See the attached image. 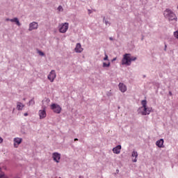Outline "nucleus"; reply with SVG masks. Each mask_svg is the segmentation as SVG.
Returning a JSON list of instances; mask_svg holds the SVG:
<instances>
[{"label": "nucleus", "mask_w": 178, "mask_h": 178, "mask_svg": "<svg viewBox=\"0 0 178 178\" xmlns=\"http://www.w3.org/2000/svg\"><path fill=\"white\" fill-rule=\"evenodd\" d=\"M24 106V104H23V103L19 102H18L17 103V111H22Z\"/></svg>", "instance_id": "nucleus-15"}, {"label": "nucleus", "mask_w": 178, "mask_h": 178, "mask_svg": "<svg viewBox=\"0 0 178 178\" xmlns=\"http://www.w3.org/2000/svg\"><path fill=\"white\" fill-rule=\"evenodd\" d=\"M116 173H119V170H116Z\"/></svg>", "instance_id": "nucleus-37"}, {"label": "nucleus", "mask_w": 178, "mask_h": 178, "mask_svg": "<svg viewBox=\"0 0 178 178\" xmlns=\"http://www.w3.org/2000/svg\"><path fill=\"white\" fill-rule=\"evenodd\" d=\"M74 141H79V138H74Z\"/></svg>", "instance_id": "nucleus-34"}, {"label": "nucleus", "mask_w": 178, "mask_h": 178, "mask_svg": "<svg viewBox=\"0 0 178 178\" xmlns=\"http://www.w3.org/2000/svg\"><path fill=\"white\" fill-rule=\"evenodd\" d=\"M166 48H168V45H166V44H165L164 51H166Z\"/></svg>", "instance_id": "nucleus-29"}, {"label": "nucleus", "mask_w": 178, "mask_h": 178, "mask_svg": "<svg viewBox=\"0 0 178 178\" xmlns=\"http://www.w3.org/2000/svg\"><path fill=\"white\" fill-rule=\"evenodd\" d=\"M38 29V24L35 22H31L29 24V31H33V30H37Z\"/></svg>", "instance_id": "nucleus-8"}, {"label": "nucleus", "mask_w": 178, "mask_h": 178, "mask_svg": "<svg viewBox=\"0 0 178 178\" xmlns=\"http://www.w3.org/2000/svg\"><path fill=\"white\" fill-rule=\"evenodd\" d=\"M74 50L77 54H81V51H83V49L81 47V44L77 43Z\"/></svg>", "instance_id": "nucleus-12"}, {"label": "nucleus", "mask_w": 178, "mask_h": 178, "mask_svg": "<svg viewBox=\"0 0 178 178\" xmlns=\"http://www.w3.org/2000/svg\"><path fill=\"white\" fill-rule=\"evenodd\" d=\"M39 116L40 119H45V118H47V111H45V107L43 108V110L39 111Z\"/></svg>", "instance_id": "nucleus-9"}, {"label": "nucleus", "mask_w": 178, "mask_h": 178, "mask_svg": "<svg viewBox=\"0 0 178 178\" xmlns=\"http://www.w3.org/2000/svg\"><path fill=\"white\" fill-rule=\"evenodd\" d=\"M22 141H23V139L20 138H14V147L15 148H17V145H19V144H22Z\"/></svg>", "instance_id": "nucleus-11"}, {"label": "nucleus", "mask_w": 178, "mask_h": 178, "mask_svg": "<svg viewBox=\"0 0 178 178\" xmlns=\"http://www.w3.org/2000/svg\"><path fill=\"white\" fill-rule=\"evenodd\" d=\"M131 156L133 158H135L134 160H132L133 162H134V163L137 162V156H138V153H137V152H136V151H133Z\"/></svg>", "instance_id": "nucleus-16"}, {"label": "nucleus", "mask_w": 178, "mask_h": 178, "mask_svg": "<svg viewBox=\"0 0 178 178\" xmlns=\"http://www.w3.org/2000/svg\"><path fill=\"white\" fill-rule=\"evenodd\" d=\"M88 15H91V13H92V10H88Z\"/></svg>", "instance_id": "nucleus-26"}, {"label": "nucleus", "mask_w": 178, "mask_h": 178, "mask_svg": "<svg viewBox=\"0 0 178 178\" xmlns=\"http://www.w3.org/2000/svg\"><path fill=\"white\" fill-rule=\"evenodd\" d=\"M118 87L121 92H126V91H127V87H126V85H124V83H120Z\"/></svg>", "instance_id": "nucleus-10"}, {"label": "nucleus", "mask_w": 178, "mask_h": 178, "mask_svg": "<svg viewBox=\"0 0 178 178\" xmlns=\"http://www.w3.org/2000/svg\"><path fill=\"white\" fill-rule=\"evenodd\" d=\"M141 109L143 108V111L141 112L143 116H146V115H149L151 113V111H152V108L147 107V100H142L141 102Z\"/></svg>", "instance_id": "nucleus-2"}, {"label": "nucleus", "mask_w": 178, "mask_h": 178, "mask_svg": "<svg viewBox=\"0 0 178 178\" xmlns=\"http://www.w3.org/2000/svg\"><path fill=\"white\" fill-rule=\"evenodd\" d=\"M14 23H15L17 26H22V24L20 23V21H19V19L17 17H15V21Z\"/></svg>", "instance_id": "nucleus-18"}, {"label": "nucleus", "mask_w": 178, "mask_h": 178, "mask_svg": "<svg viewBox=\"0 0 178 178\" xmlns=\"http://www.w3.org/2000/svg\"><path fill=\"white\" fill-rule=\"evenodd\" d=\"M23 101H26V98H24V99H23Z\"/></svg>", "instance_id": "nucleus-39"}, {"label": "nucleus", "mask_w": 178, "mask_h": 178, "mask_svg": "<svg viewBox=\"0 0 178 178\" xmlns=\"http://www.w3.org/2000/svg\"><path fill=\"white\" fill-rule=\"evenodd\" d=\"M24 116H29V113H25L24 114Z\"/></svg>", "instance_id": "nucleus-33"}, {"label": "nucleus", "mask_w": 178, "mask_h": 178, "mask_svg": "<svg viewBox=\"0 0 178 178\" xmlns=\"http://www.w3.org/2000/svg\"><path fill=\"white\" fill-rule=\"evenodd\" d=\"M103 22H104V23H105V24H106V26H108V24L109 26H111V23H109V22L105 20V17H104Z\"/></svg>", "instance_id": "nucleus-20"}, {"label": "nucleus", "mask_w": 178, "mask_h": 178, "mask_svg": "<svg viewBox=\"0 0 178 178\" xmlns=\"http://www.w3.org/2000/svg\"><path fill=\"white\" fill-rule=\"evenodd\" d=\"M109 40H110V41H113V38L110 37V38H109Z\"/></svg>", "instance_id": "nucleus-32"}, {"label": "nucleus", "mask_w": 178, "mask_h": 178, "mask_svg": "<svg viewBox=\"0 0 178 178\" xmlns=\"http://www.w3.org/2000/svg\"><path fill=\"white\" fill-rule=\"evenodd\" d=\"M58 10L59 12L63 11V7H62V6H59L58 7Z\"/></svg>", "instance_id": "nucleus-22"}, {"label": "nucleus", "mask_w": 178, "mask_h": 178, "mask_svg": "<svg viewBox=\"0 0 178 178\" xmlns=\"http://www.w3.org/2000/svg\"><path fill=\"white\" fill-rule=\"evenodd\" d=\"M38 53L39 54V55L40 56H45V54H44V52H42L41 51H39Z\"/></svg>", "instance_id": "nucleus-23"}, {"label": "nucleus", "mask_w": 178, "mask_h": 178, "mask_svg": "<svg viewBox=\"0 0 178 178\" xmlns=\"http://www.w3.org/2000/svg\"><path fill=\"white\" fill-rule=\"evenodd\" d=\"M51 109L54 113H60V112H62V107H60L59 104L55 103L51 105Z\"/></svg>", "instance_id": "nucleus-4"}, {"label": "nucleus", "mask_w": 178, "mask_h": 178, "mask_svg": "<svg viewBox=\"0 0 178 178\" xmlns=\"http://www.w3.org/2000/svg\"><path fill=\"white\" fill-rule=\"evenodd\" d=\"M130 56H131V54H125L124 55V57L122 59V65H126L127 66H130V65H131Z\"/></svg>", "instance_id": "nucleus-3"}, {"label": "nucleus", "mask_w": 178, "mask_h": 178, "mask_svg": "<svg viewBox=\"0 0 178 178\" xmlns=\"http://www.w3.org/2000/svg\"><path fill=\"white\" fill-rule=\"evenodd\" d=\"M104 60H109L108 54L105 53V56L104 58Z\"/></svg>", "instance_id": "nucleus-24"}, {"label": "nucleus", "mask_w": 178, "mask_h": 178, "mask_svg": "<svg viewBox=\"0 0 178 178\" xmlns=\"http://www.w3.org/2000/svg\"><path fill=\"white\" fill-rule=\"evenodd\" d=\"M35 104V102H34V98L31 99L27 104L28 106H30L31 105H34Z\"/></svg>", "instance_id": "nucleus-17"}, {"label": "nucleus", "mask_w": 178, "mask_h": 178, "mask_svg": "<svg viewBox=\"0 0 178 178\" xmlns=\"http://www.w3.org/2000/svg\"><path fill=\"white\" fill-rule=\"evenodd\" d=\"M164 16L165 19L169 20V22H177V17L176 16V14L170 9H166L164 11Z\"/></svg>", "instance_id": "nucleus-1"}, {"label": "nucleus", "mask_w": 178, "mask_h": 178, "mask_svg": "<svg viewBox=\"0 0 178 178\" xmlns=\"http://www.w3.org/2000/svg\"><path fill=\"white\" fill-rule=\"evenodd\" d=\"M51 100L49 99H46V102L48 104Z\"/></svg>", "instance_id": "nucleus-28"}, {"label": "nucleus", "mask_w": 178, "mask_h": 178, "mask_svg": "<svg viewBox=\"0 0 178 178\" xmlns=\"http://www.w3.org/2000/svg\"><path fill=\"white\" fill-rule=\"evenodd\" d=\"M169 95H172V92H169Z\"/></svg>", "instance_id": "nucleus-35"}, {"label": "nucleus", "mask_w": 178, "mask_h": 178, "mask_svg": "<svg viewBox=\"0 0 178 178\" xmlns=\"http://www.w3.org/2000/svg\"><path fill=\"white\" fill-rule=\"evenodd\" d=\"M60 33H66L69 29V23L65 22L58 26Z\"/></svg>", "instance_id": "nucleus-5"}, {"label": "nucleus", "mask_w": 178, "mask_h": 178, "mask_svg": "<svg viewBox=\"0 0 178 178\" xmlns=\"http://www.w3.org/2000/svg\"><path fill=\"white\" fill-rule=\"evenodd\" d=\"M15 20H16V17H14L13 19H10V22H11L12 23H15Z\"/></svg>", "instance_id": "nucleus-25"}, {"label": "nucleus", "mask_w": 178, "mask_h": 178, "mask_svg": "<svg viewBox=\"0 0 178 178\" xmlns=\"http://www.w3.org/2000/svg\"><path fill=\"white\" fill-rule=\"evenodd\" d=\"M116 59H117V58L115 57V58H113L112 59V60H111V62H115V60H116Z\"/></svg>", "instance_id": "nucleus-30"}, {"label": "nucleus", "mask_w": 178, "mask_h": 178, "mask_svg": "<svg viewBox=\"0 0 178 178\" xmlns=\"http://www.w3.org/2000/svg\"><path fill=\"white\" fill-rule=\"evenodd\" d=\"M109 66H111V62H108V63H103V67H109Z\"/></svg>", "instance_id": "nucleus-19"}, {"label": "nucleus", "mask_w": 178, "mask_h": 178, "mask_svg": "<svg viewBox=\"0 0 178 178\" xmlns=\"http://www.w3.org/2000/svg\"><path fill=\"white\" fill-rule=\"evenodd\" d=\"M6 22H10V19L6 18Z\"/></svg>", "instance_id": "nucleus-31"}, {"label": "nucleus", "mask_w": 178, "mask_h": 178, "mask_svg": "<svg viewBox=\"0 0 178 178\" xmlns=\"http://www.w3.org/2000/svg\"><path fill=\"white\" fill-rule=\"evenodd\" d=\"M164 140L163 139H159L156 142V145L159 147V148H165V145H163Z\"/></svg>", "instance_id": "nucleus-13"}, {"label": "nucleus", "mask_w": 178, "mask_h": 178, "mask_svg": "<svg viewBox=\"0 0 178 178\" xmlns=\"http://www.w3.org/2000/svg\"><path fill=\"white\" fill-rule=\"evenodd\" d=\"M56 77V73L55 72V70H51L49 74L47 79L51 81V83H54V81L55 80Z\"/></svg>", "instance_id": "nucleus-6"}, {"label": "nucleus", "mask_w": 178, "mask_h": 178, "mask_svg": "<svg viewBox=\"0 0 178 178\" xmlns=\"http://www.w3.org/2000/svg\"><path fill=\"white\" fill-rule=\"evenodd\" d=\"M1 143H3V139L1 137H0V144H1Z\"/></svg>", "instance_id": "nucleus-27"}, {"label": "nucleus", "mask_w": 178, "mask_h": 178, "mask_svg": "<svg viewBox=\"0 0 178 178\" xmlns=\"http://www.w3.org/2000/svg\"><path fill=\"white\" fill-rule=\"evenodd\" d=\"M131 62H134V60H137V57H130Z\"/></svg>", "instance_id": "nucleus-21"}, {"label": "nucleus", "mask_w": 178, "mask_h": 178, "mask_svg": "<svg viewBox=\"0 0 178 178\" xmlns=\"http://www.w3.org/2000/svg\"><path fill=\"white\" fill-rule=\"evenodd\" d=\"M120 149H122V145H118L113 149V152L114 154H120Z\"/></svg>", "instance_id": "nucleus-14"}, {"label": "nucleus", "mask_w": 178, "mask_h": 178, "mask_svg": "<svg viewBox=\"0 0 178 178\" xmlns=\"http://www.w3.org/2000/svg\"><path fill=\"white\" fill-rule=\"evenodd\" d=\"M144 40V36L142 37L141 40L143 41Z\"/></svg>", "instance_id": "nucleus-36"}, {"label": "nucleus", "mask_w": 178, "mask_h": 178, "mask_svg": "<svg viewBox=\"0 0 178 178\" xmlns=\"http://www.w3.org/2000/svg\"><path fill=\"white\" fill-rule=\"evenodd\" d=\"M0 172H2V168H0Z\"/></svg>", "instance_id": "nucleus-38"}, {"label": "nucleus", "mask_w": 178, "mask_h": 178, "mask_svg": "<svg viewBox=\"0 0 178 178\" xmlns=\"http://www.w3.org/2000/svg\"><path fill=\"white\" fill-rule=\"evenodd\" d=\"M52 158L54 162H56V163H59L60 161V154L58 152H54L52 154Z\"/></svg>", "instance_id": "nucleus-7"}]
</instances>
